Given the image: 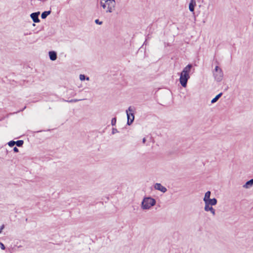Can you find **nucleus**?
<instances>
[{
  "label": "nucleus",
  "instance_id": "nucleus-1",
  "mask_svg": "<svg viewBox=\"0 0 253 253\" xmlns=\"http://www.w3.org/2000/svg\"><path fill=\"white\" fill-rule=\"evenodd\" d=\"M192 64L187 65L180 73L179 82L181 85L185 87L187 86L188 80L190 79L189 73L192 68Z\"/></svg>",
  "mask_w": 253,
  "mask_h": 253
},
{
  "label": "nucleus",
  "instance_id": "nucleus-2",
  "mask_svg": "<svg viewBox=\"0 0 253 253\" xmlns=\"http://www.w3.org/2000/svg\"><path fill=\"white\" fill-rule=\"evenodd\" d=\"M213 76L215 80L219 82L221 81L223 77V73L221 68L216 66L213 71Z\"/></svg>",
  "mask_w": 253,
  "mask_h": 253
},
{
  "label": "nucleus",
  "instance_id": "nucleus-3",
  "mask_svg": "<svg viewBox=\"0 0 253 253\" xmlns=\"http://www.w3.org/2000/svg\"><path fill=\"white\" fill-rule=\"evenodd\" d=\"M105 1L106 4L107 9L106 11V12L111 13L112 12L115 7L116 1L115 0H102Z\"/></svg>",
  "mask_w": 253,
  "mask_h": 253
},
{
  "label": "nucleus",
  "instance_id": "nucleus-4",
  "mask_svg": "<svg viewBox=\"0 0 253 253\" xmlns=\"http://www.w3.org/2000/svg\"><path fill=\"white\" fill-rule=\"evenodd\" d=\"M156 200L151 197H144L141 202V206H155Z\"/></svg>",
  "mask_w": 253,
  "mask_h": 253
},
{
  "label": "nucleus",
  "instance_id": "nucleus-5",
  "mask_svg": "<svg viewBox=\"0 0 253 253\" xmlns=\"http://www.w3.org/2000/svg\"><path fill=\"white\" fill-rule=\"evenodd\" d=\"M40 14L39 11L36 12H33L31 14L30 17L32 19L33 21L35 23H39L40 20L39 18V16Z\"/></svg>",
  "mask_w": 253,
  "mask_h": 253
},
{
  "label": "nucleus",
  "instance_id": "nucleus-6",
  "mask_svg": "<svg viewBox=\"0 0 253 253\" xmlns=\"http://www.w3.org/2000/svg\"><path fill=\"white\" fill-rule=\"evenodd\" d=\"M154 188L163 193H165L167 191V189L165 186H163L161 183H157L154 185Z\"/></svg>",
  "mask_w": 253,
  "mask_h": 253
},
{
  "label": "nucleus",
  "instance_id": "nucleus-7",
  "mask_svg": "<svg viewBox=\"0 0 253 253\" xmlns=\"http://www.w3.org/2000/svg\"><path fill=\"white\" fill-rule=\"evenodd\" d=\"M205 203V206H214L217 203V200L215 198L209 199L207 203Z\"/></svg>",
  "mask_w": 253,
  "mask_h": 253
},
{
  "label": "nucleus",
  "instance_id": "nucleus-8",
  "mask_svg": "<svg viewBox=\"0 0 253 253\" xmlns=\"http://www.w3.org/2000/svg\"><path fill=\"white\" fill-rule=\"evenodd\" d=\"M49 58L52 61H54L57 59V53L54 51H50L48 53Z\"/></svg>",
  "mask_w": 253,
  "mask_h": 253
},
{
  "label": "nucleus",
  "instance_id": "nucleus-9",
  "mask_svg": "<svg viewBox=\"0 0 253 253\" xmlns=\"http://www.w3.org/2000/svg\"><path fill=\"white\" fill-rule=\"evenodd\" d=\"M196 4V1L195 0H191L189 4V9L191 12H194Z\"/></svg>",
  "mask_w": 253,
  "mask_h": 253
},
{
  "label": "nucleus",
  "instance_id": "nucleus-10",
  "mask_svg": "<svg viewBox=\"0 0 253 253\" xmlns=\"http://www.w3.org/2000/svg\"><path fill=\"white\" fill-rule=\"evenodd\" d=\"M127 114V120H131L132 117L131 116V113H133V110L131 108V107H129L128 109V110L126 111Z\"/></svg>",
  "mask_w": 253,
  "mask_h": 253
},
{
  "label": "nucleus",
  "instance_id": "nucleus-11",
  "mask_svg": "<svg viewBox=\"0 0 253 253\" xmlns=\"http://www.w3.org/2000/svg\"><path fill=\"white\" fill-rule=\"evenodd\" d=\"M253 185V179H251L248 181L246 184L243 186L244 187L249 188Z\"/></svg>",
  "mask_w": 253,
  "mask_h": 253
},
{
  "label": "nucleus",
  "instance_id": "nucleus-12",
  "mask_svg": "<svg viewBox=\"0 0 253 253\" xmlns=\"http://www.w3.org/2000/svg\"><path fill=\"white\" fill-rule=\"evenodd\" d=\"M222 93L220 92V93H219L218 94L216 95L215 97L211 100V103L212 104H213V103H215L216 102H217V100L219 99V98L222 96Z\"/></svg>",
  "mask_w": 253,
  "mask_h": 253
},
{
  "label": "nucleus",
  "instance_id": "nucleus-13",
  "mask_svg": "<svg viewBox=\"0 0 253 253\" xmlns=\"http://www.w3.org/2000/svg\"><path fill=\"white\" fill-rule=\"evenodd\" d=\"M211 192L210 191H207L205 195V197L204 198V201L205 203H207V201L210 199V196H211Z\"/></svg>",
  "mask_w": 253,
  "mask_h": 253
},
{
  "label": "nucleus",
  "instance_id": "nucleus-14",
  "mask_svg": "<svg viewBox=\"0 0 253 253\" xmlns=\"http://www.w3.org/2000/svg\"><path fill=\"white\" fill-rule=\"evenodd\" d=\"M51 13V11H45L42 13L41 17L42 19H45L47 16Z\"/></svg>",
  "mask_w": 253,
  "mask_h": 253
},
{
  "label": "nucleus",
  "instance_id": "nucleus-15",
  "mask_svg": "<svg viewBox=\"0 0 253 253\" xmlns=\"http://www.w3.org/2000/svg\"><path fill=\"white\" fill-rule=\"evenodd\" d=\"M205 210L206 211H210L213 215L215 214V211L212 207H205Z\"/></svg>",
  "mask_w": 253,
  "mask_h": 253
},
{
  "label": "nucleus",
  "instance_id": "nucleus-16",
  "mask_svg": "<svg viewBox=\"0 0 253 253\" xmlns=\"http://www.w3.org/2000/svg\"><path fill=\"white\" fill-rule=\"evenodd\" d=\"M15 144L18 146V147H21L22 146L23 143H24V141L23 140H17V141H15Z\"/></svg>",
  "mask_w": 253,
  "mask_h": 253
},
{
  "label": "nucleus",
  "instance_id": "nucleus-17",
  "mask_svg": "<svg viewBox=\"0 0 253 253\" xmlns=\"http://www.w3.org/2000/svg\"><path fill=\"white\" fill-rule=\"evenodd\" d=\"M80 79L81 81H84L85 80H86L87 81H89V77H86V76L84 75L81 74L80 75Z\"/></svg>",
  "mask_w": 253,
  "mask_h": 253
},
{
  "label": "nucleus",
  "instance_id": "nucleus-18",
  "mask_svg": "<svg viewBox=\"0 0 253 253\" xmlns=\"http://www.w3.org/2000/svg\"><path fill=\"white\" fill-rule=\"evenodd\" d=\"M131 116L132 117L131 120H127V124L129 126L132 123V122H133L134 119V116L133 113H131Z\"/></svg>",
  "mask_w": 253,
  "mask_h": 253
},
{
  "label": "nucleus",
  "instance_id": "nucleus-19",
  "mask_svg": "<svg viewBox=\"0 0 253 253\" xmlns=\"http://www.w3.org/2000/svg\"><path fill=\"white\" fill-rule=\"evenodd\" d=\"M106 3L105 2V1H103L102 0H101L100 1V4H101V6L104 8V9H105L106 7H107V5H106V4H105Z\"/></svg>",
  "mask_w": 253,
  "mask_h": 253
},
{
  "label": "nucleus",
  "instance_id": "nucleus-20",
  "mask_svg": "<svg viewBox=\"0 0 253 253\" xmlns=\"http://www.w3.org/2000/svg\"><path fill=\"white\" fill-rule=\"evenodd\" d=\"M15 143H16L15 141H14L13 140H11L8 142V145L10 147H13L14 145H15Z\"/></svg>",
  "mask_w": 253,
  "mask_h": 253
},
{
  "label": "nucleus",
  "instance_id": "nucleus-21",
  "mask_svg": "<svg viewBox=\"0 0 253 253\" xmlns=\"http://www.w3.org/2000/svg\"><path fill=\"white\" fill-rule=\"evenodd\" d=\"M116 122H117L116 118H113L112 119V120H111V125H112V126H115V125H116Z\"/></svg>",
  "mask_w": 253,
  "mask_h": 253
},
{
  "label": "nucleus",
  "instance_id": "nucleus-22",
  "mask_svg": "<svg viewBox=\"0 0 253 253\" xmlns=\"http://www.w3.org/2000/svg\"><path fill=\"white\" fill-rule=\"evenodd\" d=\"M151 207H141L140 210H149Z\"/></svg>",
  "mask_w": 253,
  "mask_h": 253
},
{
  "label": "nucleus",
  "instance_id": "nucleus-23",
  "mask_svg": "<svg viewBox=\"0 0 253 253\" xmlns=\"http://www.w3.org/2000/svg\"><path fill=\"white\" fill-rule=\"evenodd\" d=\"M0 248L2 250H4L5 249V247L4 244L0 242Z\"/></svg>",
  "mask_w": 253,
  "mask_h": 253
},
{
  "label": "nucleus",
  "instance_id": "nucleus-24",
  "mask_svg": "<svg viewBox=\"0 0 253 253\" xmlns=\"http://www.w3.org/2000/svg\"><path fill=\"white\" fill-rule=\"evenodd\" d=\"M119 131H118V130H117V128H112V133L113 134H115L116 133H117Z\"/></svg>",
  "mask_w": 253,
  "mask_h": 253
},
{
  "label": "nucleus",
  "instance_id": "nucleus-25",
  "mask_svg": "<svg viewBox=\"0 0 253 253\" xmlns=\"http://www.w3.org/2000/svg\"><path fill=\"white\" fill-rule=\"evenodd\" d=\"M95 23L97 24H98V25H101L102 24V21H100L99 20V19H96L95 20Z\"/></svg>",
  "mask_w": 253,
  "mask_h": 253
},
{
  "label": "nucleus",
  "instance_id": "nucleus-26",
  "mask_svg": "<svg viewBox=\"0 0 253 253\" xmlns=\"http://www.w3.org/2000/svg\"><path fill=\"white\" fill-rule=\"evenodd\" d=\"M80 100H82V99H80ZM78 101H79V100L78 99H72L70 101H69V102H76Z\"/></svg>",
  "mask_w": 253,
  "mask_h": 253
},
{
  "label": "nucleus",
  "instance_id": "nucleus-27",
  "mask_svg": "<svg viewBox=\"0 0 253 253\" xmlns=\"http://www.w3.org/2000/svg\"><path fill=\"white\" fill-rule=\"evenodd\" d=\"M13 151L15 153H17L19 152V150L16 147H15L13 148Z\"/></svg>",
  "mask_w": 253,
  "mask_h": 253
},
{
  "label": "nucleus",
  "instance_id": "nucleus-28",
  "mask_svg": "<svg viewBox=\"0 0 253 253\" xmlns=\"http://www.w3.org/2000/svg\"><path fill=\"white\" fill-rule=\"evenodd\" d=\"M4 224H2V225L0 226V230L2 231V230L4 229Z\"/></svg>",
  "mask_w": 253,
  "mask_h": 253
},
{
  "label": "nucleus",
  "instance_id": "nucleus-29",
  "mask_svg": "<svg viewBox=\"0 0 253 253\" xmlns=\"http://www.w3.org/2000/svg\"><path fill=\"white\" fill-rule=\"evenodd\" d=\"M146 142V138H143V139H142V142L143 143H145Z\"/></svg>",
  "mask_w": 253,
  "mask_h": 253
},
{
  "label": "nucleus",
  "instance_id": "nucleus-30",
  "mask_svg": "<svg viewBox=\"0 0 253 253\" xmlns=\"http://www.w3.org/2000/svg\"><path fill=\"white\" fill-rule=\"evenodd\" d=\"M25 108H26V106H25V107H24V108L22 110H21V111H23V110L24 109H25Z\"/></svg>",
  "mask_w": 253,
  "mask_h": 253
},
{
  "label": "nucleus",
  "instance_id": "nucleus-31",
  "mask_svg": "<svg viewBox=\"0 0 253 253\" xmlns=\"http://www.w3.org/2000/svg\"><path fill=\"white\" fill-rule=\"evenodd\" d=\"M100 203L102 204H103V203L102 202H100Z\"/></svg>",
  "mask_w": 253,
  "mask_h": 253
},
{
  "label": "nucleus",
  "instance_id": "nucleus-32",
  "mask_svg": "<svg viewBox=\"0 0 253 253\" xmlns=\"http://www.w3.org/2000/svg\"><path fill=\"white\" fill-rule=\"evenodd\" d=\"M2 232V231L0 230V234Z\"/></svg>",
  "mask_w": 253,
  "mask_h": 253
}]
</instances>
